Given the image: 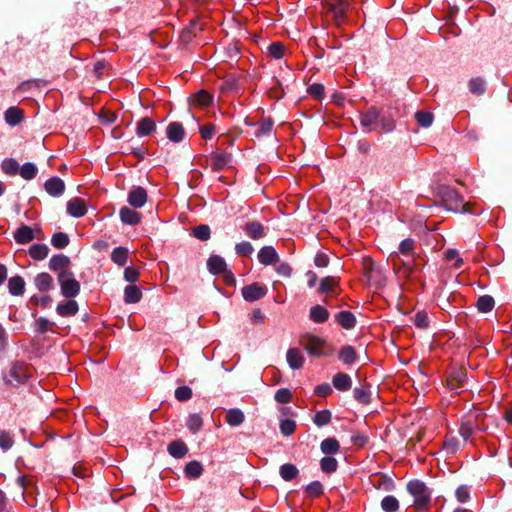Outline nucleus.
<instances>
[{"label":"nucleus","mask_w":512,"mask_h":512,"mask_svg":"<svg viewBox=\"0 0 512 512\" xmlns=\"http://www.w3.org/2000/svg\"><path fill=\"white\" fill-rule=\"evenodd\" d=\"M275 401L281 404H287L292 400V393L287 388H281L274 395Z\"/></svg>","instance_id":"nucleus-64"},{"label":"nucleus","mask_w":512,"mask_h":512,"mask_svg":"<svg viewBox=\"0 0 512 512\" xmlns=\"http://www.w3.org/2000/svg\"><path fill=\"white\" fill-rule=\"evenodd\" d=\"M334 6H335V21L338 25H340L346 17V12L349 7V2H348V0H335Z\"/></svg>","instance_id":"nucleus-41"},{"label":"nucleus","mask_w":512,"mask_h":512,"mask_svg":"<svg viewBox=\"0 0 512 512\" xmlns=\"http://www.w3.org/2000/svg\"><path fill=\"white\" fill-rule=\"evenodd\" d=\"M321 452L326 455H333L339 452L340 444L336 438H326L320 444Z\"/></svg>","instance_id":"nucleus-37"},{"label":"nucleus","mask_w":512,"mask_h":512,"mask_svg":"<svg viewBox=\"0 0 512 512\" xmlns=\"http://www.w3.org/2000/svg\"><path fill=\"white\" fill-rule=\"evenodd\" d=\"M49 247L46 244H33L29 248V255L35 260H43L48 256Z\"/></svg>","instance_id":"nucleus-43"},{"label":"nucleus","mask_w":512,"mask_h":512,"mask_svg":"<svg viewBox=\"0 0 512 512\" xmlns=\"http://www.w3.org/2000/svg\"><path fill=\"white\" fill-rule=\"evenodd\" d=\"M128 249L122 246H118L113 249L111 253V260L118 266H124L128 260Z\"/></svg>","instance_id":"nucleus-39"},{"label":"nucleus","mask_w":512,"mask_h":512,"mask_svg":"<svg viewBox=\"0 0 512 512\" xmlns=\"http://www.w3.org/2000/svg\"><path fill=\"white\" fill-rule=\"evenodd\" d=\"M34 284L41 292H47L54 287L53 278L46 272L39 273L34 279Z\"/></svg>","instance_id":"nucleus-31"},{"label":"nucleus","mask_w":512,"mask_h":512,"mask_svg":"<svg viewBox=\"0 0 512 512\" xmlns=\"http://www.w3.org/2000/svg\"><path fill=\"white\" fill-rule=\"evenodd\" d=\"M338 357L344 364L351 365L356 362L357 353L354 347L346 345L341 348Z\"/></svg>","instance_id":"nucleus-35"},{"label":"nucleus","mask_w":512,"mask_h":512,"mask_svg":"<svg viewBox=\"0 0 512 512\" xmlns=\"http://www.w3.org/2000/svg\"><path fill=\"white\" fill-rule=\"evenodd\" d=\"M67 213L75 218H80L86 215L87 207L83 199L75 197L67 202Z\"/></svg>","instance_id":"nucleus-11"},{"label":"nucleus","mask_w":512,"mask_h":512,"mask_svg":"<svg viewBox=\"0 0 512 512\" xmlns=\"http://www.w3.org/2000/svg\"><path fill=\"white\" fill-rule=\"evenodd\" d=\"M353 396L360 404L368 405L371 403V391L364 386L354 388Z\"/></svg>","instance_id":"nucleus-46"},{"label":"nucleus","mask_w":512,"mask_h":512,"mask_svg":"<svg viewBox=\"0 0 512 512\" xmlns=\"http://www.w3.org/2000/svg\"><path fill=\"white\" fill-rule=\"evenodd\" d=\"M148 199L147 191L141 186L133 187L127 196V202L135 209L142 208Z\"/></svg>","instance_id":"nucleus-9"},{"label":"nucleus","mask_w":512,"mask_h":512,"mask_svg":"<svg viewBox=\"0 0 512 512\" xmlns=\"http://www.w3.org/2000/svg\"><path fill=\"white\" fill-rule=\"evenodd\" d=\"M192 395V389L189 386H179L175 389V398L180 402L190 400Z\"/></svg>","instance_id":"nucleus-57"},{"label":"nucleus","mask_w":512,"mask_h":512,"mask_svg":"<svg viewBox=\"0 0 512 512\" xmlns=\"http://www.w3.org/2000/svg\"><path fill=\"white\" fill-rule=\"evenodd\" d=\"M192 235L201 241H207L211 235L210 227L206 224H200L193 228Z\"/></svg>","instance_id":"nucleus-52"},{"label":"nucleus","mask_w":512,"mask_h":512,"mask_svg":"<svg viewBox=\"0 0 512 512\" xmlns=\"http://www.w3.org/2000/svg\"><path fill=\"white\" fill-rule=\"evenodd\" d=\"M142 298V291L138 286L128 285L124 289V302L127 304L138 303Z\"/></svg>","instance_id":"nucleus-32"},{"label":"nucleus","mask_w":512,"mask_h":512,"mask_svg":"<svg viewBox=\"0 0 512 512\" xmlns=\"http://www.w3.org/2000/svg\"><path fill=\"white\" fill-rule=\"evenodd\" d=\"M479 411H470L462 420L460 427H459V433L464 441H467L473 433L478 431H485L487 427L481 426L480 424L476 423L477 415H479Z\"/></svg>","instance_id":"nucleus-6"},{"label":"nucleus","mask_w":512,"mask_h":512,"mask_svg":"<svg viewBox=\"0 0 512 512\" xmlns=\"http://www.w3.org/2000/svg\"><path fill=\"white\" fill-rule=\"evenodd\" d=\"M184 473L190 479L199 478L203 473L202 464L196 460L190 461L185 465Z\"/></svg>","instance_id":"nucleus-36"},{"label":"nucleus","mask_w":512,"mask_h":512,"mask_svg":"<svg viewBox=\"0 0 512 512\" xmlns=\"http://www.w3.org/2000/svg\"><path fill=\"white\" fill-rule=\"evenodd\" d=\"M407 490L414 497V506L417 509H424L429 506L431 493L424 482L412 480L407 484Z\"/></svg>","instance_id":"nucleus-3"},{"label":"nucleus","mask_w":512,"mask_h":512,"mask_svg":"<svg viewBox=\"0 0 512 512\" xmlns=\"http://www.w3.org/2000/svg\"><path fill=\"white\" fill-rule=\"evenodd\" d=\"M380 117L381 110L376 106H371L365 112H361L360 124L366 132H371L373 130L372 125L378 123Z\"/></svg>","instance_id":"nucleus-8"},{"label":"nucleus","mask_w":512,"mask_h":512,"mask_svg":"<svg viewBox=\"0 0 512 512\" xmlns=\"http://www.w3.org/2000/svg\"><path fill=\"white\" fill-rule=\"evenodd\" d=\"M495 306V300L490 295H482L477 299L476 307L481 313L490 312Z\"/></svg>","instance_id":"nucleus-40"},{"label":"nucleus","mask_w":512,"mask_h":512,"mask_svg":"<svg viewBox=\"0 0 512 512\" xmlns=\"http://www.w3.org/2000/svg\"><path fill=\"white\" fill-rule=\"evenodd\" d=\"M19 168V163L14 158H6L1 162V170L9 176L17 175Z\"/></svg>","instance_id":"nucleus-45"},{"label":"nucleus","mask_w":512,"mask_h":512,"mask_svg":"<svg viewBox=\"0 0 512 512\" xmlns=\"http://www.w3.org/2000/svg\"><path fill=\"white\" fill-rule=\"evenodd\" d=\"M332 414L330 410L317 411L313 417V422L318 427H323L331 422Z\"/></svg>","instance_id":"nucleus-48"},{"label":"nucleus","mask_w":512,"mask_h":512,"mask_svg":"<svg viewBox=\"0 0 512 512\" xmlns=\"http://www.w3.org/2000/svg\"><path fill=\"white\" fill-rule=\"evenodd\" d=\"M14 239L18 244H27L35 239L33 229L26 225L22 224L15 232Z\"/></svg>","instance_id":"nucleus-20"},{"label":"nucleus","mask_w":512,"mask_h":512,"mask_svg":"<svg viewBox=\"0 0 512 512\" xmlns=\"http://www.w3.org/2000/svg\"><path fill=\"white\" fill-rule=\"evenodd\" d=\"M4 116L7 124L16 126L24 119V112L22 109L12 106L5 111Z\"/></svg>","instance_id":"nucleus-27"},{"label":"nucleus","mask_w":512,"mask_h":512,"mask_svg":"<svg viewBox=\"0 0 512 512\" xmlns=\"http://www.w3.org/2000/svg\"><path fill=\"white\" fill-rule=\"evenodd\" d=\"M363 272L367 279H371L373 273L380 272V269L376 266L375 262L370 257L363 258Z\"/></svg>","instance_id":"nucleus-53"},{"label":"nucleus","mask_w":512,"mask_h":512,"mask_svg":"<svg viewBox=\"0 0 512 512\" xmlns=\"http://www.w3.org/2000/svg\"><path fill=\"white\" fill-rule=\"evenodd\" d=\"M156 131V123L149 117L141 118L136 125V134L138 137L151 135Z\"/></svg>","instance_id":"nucleus-19"},{"label":"nucleus","mask_w":512,"mask_h":512,"mask_svg":"<svg viewBox=\"0 0 512 512\" xmlns=\"http://www.w3.org/2000/svg\"><path fill=\"white\" fill-rule=\"evenodd\" d=\"M301 344L310 356L328 357L334 353V348L324 338L313 334H305Z\"/></svg>","instance_id":"nucleus-2"},{"label":"nucleus","mask_w":512,"mask_h":512,"mask_svg":"<svg viewBox=\"0 0 512 512\" xmlns=\"http://www.w3.org/2000/svg\"><path fill=\"white\" fill-rule=\"evenodd\" d=\"M320 467L324 473H333L338 468V462L334 457L326 456L320 460Z\"/></svg>","instance_id":"nucleus-51"},{"label":"nucleus","mask_w":512,"mask_h":512,"mask_svg":"<svg viewBox=\"0 0 512 512\" xmlns=\"http://www.w3.org/2000/svg\"><path fill=\"white\" fill-rule=\"evenodd\" d=\"M203 425V420L198 414H190L186 423L187 428L192 433H197Z\"/></svg>","instance_id":"nucleus-56"},{"label":"nucleus","mask_w":512,"mask_h":512,"mask_svg":"<svg viewBox=\"0 0 512 512\" xmlns=\"http://www.w3.org/2000/svg\"><path fill=\"white\" fill-rule=\"evenodd\" d=\"M415 119L420 126L427 128L431 126L434 116L431 112L417 111L415 113Z\"/></svg>","instance_id":"nucleus-54"},{"label":"nucleus","mask_w":512,"mask_h":512,"mask_svg":"<svg viewBox=\"0 0 512 512\" xmlns=\"http://www.w3.org/2000/svg\"><path fill=\"white\" fill-rule=\"evenodd\" d=\"M381 508L385 512H396L399 509V502L395 496H385L381 501Z\"/></svg>","instance_id":"nucleus-50"},{"label":"nucleus","mask_w":512,"mask_h":512,"mask_svg":"<svg viewBox=\"0 0 512 512\" xmlns=\"http://www.w3.org/2000/svg\"><path fill=\"white\" fill-rule=\"evenodd\" d=\"M305 492L312 498H318L324 492L323 485L319 481H313L305 487Z\"/></svg>","instance_id":"nucleus-55"},{"label":"nucleus","mask_w":512,"mask_h":512,"mask_svg":"<svg viewBox=\"0 0 512 512\" xmlns=\"http://www.w3.org/2000/svg\"><path fill=\"white\" fill-rule=\"evenodd\" d=\"M296 422L291 419H284L280 422V431L284 436H290L295 432Z\"/></svg>","instance_id":"nucleus-62"},{"label":"nucleus","mask_w":512,"mask_h":512,"mask_svg":"<svg viewBox=\"0 0 512 512\" xmlns=\"http://www.w3.org/2000/svg\"><path fill=\"white\" fill-rule=\"evenodd\" d=\"M338 284H339V282L336 277L327 276L320 281L318 293L324 294V293L333 292L334 289L338 286Z\"/></svg>","instance_id":"nucleus-44"},{"label":"nucleus","mask_w":512,"mask_h":512,"mask_svg":"<svg viewBox=\"0 0 512 512\" xmlns=\"http://www.w3.org/2000/svg\"><path fill=\"white\" fill-rule=\"evenodd\" d=\"M54 325H55L54 322L49 321L45 317H40L35 320L36 331L41 334H44V333L48 332L49 330H51V327Z\"/></svg>","instance_id":"nucleus-60"},{"label":"nucleus","mask_w":512,"mask_h":512,"mask_svg":"<svg viewBox=\"0 0 512 512\" xmlns=\"http://www.w3.org/2000/svg\"><path fill=\"white\" fill-rule=\"evenodd\" d=\"M167 451L173 458L181 459L188 453V447L182 440H175L169 443Z\"/></svg>","instance_id":"nucleus-30"},{"label":"nucleus","mask_w":512,"mask_h":512,"mask_svg":"<svg viewBox=\"0 0 512 512\" xmlns=\"http://www.w3.org/2000/svg\"><path fill=\"white\" fill-rule=\"evenodd\" d=\"M120 219L124 224L137 225L141 222V214L129 207H122L119 211Z\"/></svg>","instance_id":"nucleus-23"},{"label":"nucleus","mask_w":512,"mask_h":512,"mask_svg":"<svg viewBox=\"0 0 512 512\" xmlns=\"http://www.w3.org/2000/svg\"><path fill=\"white\" fill-rule=\"evenodd\" d=\"M68 299V301L59 303L56 307V312L62 317L74 316L79 310L77 301L73 300V298Z\"/></svg>","instance_id":"nucleus-22"},{"label":"nucleus","mask_w":512,"mask_h":512,"mask_svg":"<svg viewBox=\"0 0 512 512\" xmlns=\"http://www.w3.org/2000/svg\"><path fill=\"white\" fill-rule=\"evenodd\" d=\"M336 322L344 329H352L356 325V317L350 311L343 310L335 315Z\"/></svg>","instance_id":"nucleus-26"},{"label":"nucleus","mask_w":512,"mask_h":512,"mask_svg":"<svg viewBox=\"0 0 512 512\" xmlns=\"http://www.w3.org/2000/svg\"><path fill=\"white\" fill-rule=\"evenodd\" d=\"M443 447L448 453L455 454L460 448V441L456 437H446Z\"/></svg>","instance_id":"nucleus-63"},{"label":"nucleus","mask_w":512,"mask_h":512,"mask_svg":"<svg viewBox=\"0 0 512 512\" xmlns=\"http://www.w3.org/2000/svg\"><path fill=\"white\" fill-rule=\"evenodd\" d=\"M70 243L69 235L65 232H57L52 235L51 244L56 249H64Z\"/></svg>","instance_id":"nucleus-47"},{"label":"nucleus","mask_w":512,"mask_h":512,"mask_svg":"<svg viewBox=\"0 0 512 512\" xmlns=\"http://www.w3.org/2000/svg\"><path fill=\"white\" fill-rule=\"evenodd\" d=\"M258 260L265 266L273 265L279 261V255L274 247L263 246L258 252Z\"/></svg>","instance_id":"nucleus-13"},{"label":"nucleus","mask_w":512,"mask_h":512,"mask_svg":"<svg viewBox=\"0 0 512 512\" xmlns=\"http://www.w3.org/2000/svg\"><path fill=\"white\" fill-rule=\"evenodd\" d=\"M329 311L322 305H315L310 308L309 318L314 323H324L329 319Z\"/></svg>","instance_id":"nucleus-28"},{"label":"nucleus","mask_w":512,"mask_h":512,"mask_svg":"<svg viewBox=\"0 0 512 512\" xmlns=\"http://www.w3.org/2000/svg\"><path fill=\"white\" fill-rule=\"evenodd\" d=\"M333 386L339 391H348L352 388V379L350 375L344 372H338L332 379Z\"/></svg>","instance_id":"nucleus-25"},{"label":"nucleus","mask_w":512,"mask_h":512,"mask_svg":"<svg viewBox=\"0 0 512 512\" xmlns=\"http://www.w3.org/2000/svg\"><path fill=\"white\" fill-rule=\"evenodd\" d=\"M279 474L284 481H291L297 477L299 470L296 465L285 463L280 466Z\"/></svg>","instance_id":"nucleus-38"},{"label":"nucleus","mask_w":512,"mask_h":512,"mask_svg":"<svg viewBox=\"0 0 512 512\" xmlns=\"http://www.w3.org/2000/svg\"><path fill=\"white\" fill-rule=\"evenodd\" d=\"M242 229L252 240H258L267 235L266 228L258 221H249L242 227Z\"/></svg>","instance_id":"nucleus-10"},{"label":"nucleus","mask_w":512,"mask_h":512,"mask_svg":"<svg viewBox=\"0 0 512 512\" xmlns=\"http://www.w3.org/2000/svg\"><path fill=\"white\" fill-rule=\"evenodd\" d=\"M467 380V371L464 369H454L448 379L447 384L448 387L452 390L458 389L464 386L465 382Z\"/></svg>","instance_id":"nucleus-15"},{"label":"nucleus","mask_w":512,"mask_h":512,"mask_svg":"<svg viewBox=\"0 0 512 512\" xmlns=\"http://www.w3.org/2000/svg\"><path fill=\"white\" fill-rule=\"evenodd\" d=\"M396 257L399 258V256ZM398 260L399 262H396L395 259H393L394 271L396 273L401 272L405 278H410L417 266L415 258L413 257L411 261Z\"/></svg>","instance_id":"nucleus-21"},{"label":"nucleus","mask_w":512,"mask_h":512,"mask_svg":"<svg viewBox=\"0 0 512 512\" xmlns=\"http://www.w3.org/2000/svg\"><path fill=\"white\" fill-rule=\"evenodd\" d=\"M469 91L476 95L482 96L486 92V81L482 77L471 78L468 82Z\"/></svg>","instance_id":"nucleus-34"},{"label":"nucleus","mask_w":512,"mask_h":512,"mask_svg":"<svg viewBox=\"0 0 512 512\" xmlns=\"http://www.w3.org/2000/svg\"><path fill=\"white\" fill-rule=\"evenodd\" d=\"M211 168L213 171H221L225 167L229 166L232 161V155L230 153H212L210 156Z\"/></svg>","instance_id":"nucleus-18"},{"label":"nucleus","mask_w":512,"mask_h":512,"mask_svg":"<svg viewBox=\"0 0 512 512\" xmlns=\"http://www.w3.org/2000/svg\"><path fill=\"white\" fill-rule=\"evenodd\" d=\"M44 188L50 196L58 197L64 193L65 183L61 178L54 176L46 180Z\"/></svg>","instance_id":"nucleus-12"},{"label":"nucleus","mask_w":512,"mask_h":512,"mask_svg":"<svg viewBox=\"0 0 512 512\" xmlns=\"http://www.w3.org/2000/svg\"><path fill=\"white\" fill-rule=\"evenodd\" d=\"M254 251L252 244L248 241H242L235 245V252L239 256H250Z\"/></svg>","instance_id":"nucleus-58"},{"label":"nucleus","mask_w":512,"mask_h":512,"mask_svg":"<svg viewBox=\"0 0 512 512\" xmlns=\"http://www.w3.org/2000/svg\"><path fill=\"white\" fill-rule=\"evenodd\" d=\"M286 360L289 367L293 370L302 368L304 364V357L301 351L297 348H290L286 354Z\"/></svg>","instance_id":"nucleus-24"},{"label":"nucleus","mask_w":512,"mask_h":512,"mask_svg":"<svg viewBox=\"0 0 512 512\" xmlns=\"http://www.w3.org/2000/svg\"><path fill=\"white\" fill-rule=\"evenodd\" d=\"M71 260L64 254L53 255L49 260V269L55 272L68 271L67 268L70 266Z\"/></svg>","instance_id":"nucleus-17"},{"label":"nucleus","mask_w":512,"mask_h":512,"mask_svg":"<svg viewBox=\"0 0 512 512\" xmlns=\"http://www.w3.org/2000/svg\"><path fill=\"white\" fill-rule=\"evenodd\" d=\"M243 298L247 302H255L266 296L268 290L265 285H261L257 282L250 285H246L241 290Z\"/></svg>","instance_id":"nucleus-7"},{"label":"nucleus","mask_w":512,"mask_h":512,"mask_svg":"<svg viewBox=\"0 0 512 512\" xmlns=\"http://www.w3.org/2000/svg\"><path fill=\"white\" fill-rule=\"evenodd\" d=\"M185 129L180 122H171L166 129L167 138L174 143H180L184 140Z\"/></svg>","instance_id":"nucleus-14"},{"label":"nucleus","mask_w":512,"mask_h":512,"mask_svg":"<svg viewBox=\"0 0 512 512\" xmlns=\"http://www.w3.org/2000/svg\"><path fill=\"white\" fill-rule=\"evenodd\" d=\"M8 290L12 296H22L25 292V281L19 276H13L8 280Z\"/></svg>","instance_id":"nucleus-29"},{"label":"nucleus","mask_w":512,"mask_h":512,"mask_svg":"<svg viewBox=\"0 0 512 512\" xmlns=\"http://www.w3.org/2000/svg\"><path fill=\"white\" fill-rule=\"evenodd\" d=\"M61 294L65 298H74L80 293V283L74 277L72 271H61L57 276Z\"/></svg>","instance_id":"nucleus-5"},{"label":"nucleus","mask_w":512,"mask_h":512,"mask_svg":"<svg viewBox=\"0 0 512 512\" xmlns=\"http://www.w3.org/2000/svg\"><path fill=\"white\" fill-rule=\"evenodd\" d=\"M213 102V96L205 90H200L194 94L195 105L208 107Z\"/></svg>","instance_id":"nucleus-49"},{"label":"nucleus","mask_w":512,"mask_h":512,"mask_svg":"<svg viewBox=\"0 0 512 512\" xmlns=\"http://www.w3.org/2000/svg\"><path fill=\"white\" fill-rule=\"evenodd\" d=\"M268 53L275 59H281L284 56V45L281 42H273L268 47Z\"/></svg>","instance_id":"nucleus-61"},{"label":"nucleus","mask_w":512,"mask_h":512,"mask_svg":"<svg viewBox=\"0 0 512 512\" xmlns=\"http://www.w3.org/2000/svg\"><path fill=\"white\" fill-rule=\"evenodd\" d=\"M273 125H274V122L271 118L263 119L260 122L259 128H258L257 132L255 133V135L257 137L263 136V135H269L272 131Z\"/></svg>","instance_id":"nucleus-59"},{"label":"nucleus","mask_w":512,"mask_h":512,"mask_svg":"<svg viewBox=\"0 0 512 512\" xmlns=\"http://www.w3.org/2000/svg\"><path fill=\"white\" fill-rule=\"evenodd\" d=\"M208 271L213 275H220L227 270V264L220 255H211L207 260Z\"/></svg>","instance_id":"nucleus-16"},{"label":"nucleus","mask_w":512,"mask_h":512,"mask_svg":"<svg viewBox=\"0 0 512 512\" xmlns=\"http://www.w3.org/2000/svg\"><path fill=\"white\" fill-rule=\"evenodd\" d=\"M18 173L24 180L29 181L37 176L38 168L34 163L26 162L19 168Z\"/></svg>","instance_id":"nucleus-42"},{"label":"nucleus","mask_w":512,"mask_h":512,"mask_svg":"<svg viewBox=\"0 0 512 512\" xmlns=\"http://www.w3.org/2000/svg\"><path fill=\"white\" fill-rule=\"evenodd\" d=\"M245 420L244 413L238 408L229 409L226 413V423L232 427L241 425Z\"/></svg>","instance_id":"nucleus-33"},{"label":"nucleus","mask_w":512,"mask_h":512,"mask_svg":"<svg viewBox=\"0 0 512 512\" xmlns=\"http://www.w3.org/2000/svg\"><path fill=\"white\" fill-rule=\"evenodd\" d=\"M435 194L448 210H458L463 202L462 196L453 187L448 185H438L435 188Z\"/></svg>","instance_id":"nucleus-4"},{"label":"nucleus","mask_w":512,"mask_h":512,"mask_svg":"<svg viewBox=\"0 0 512 512\" xmlns=\"http://www.w3.org/2000/svg\"><path fill=\"white\" fill-rule=\"evenodd\" d=\"M31 376L30 366L22 360H16L3 372L2 381L7 386L17 387L26 383Z\"/></svg>","instance_id":"nucleus-1"}]
</instances>
